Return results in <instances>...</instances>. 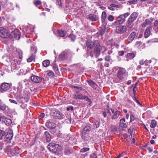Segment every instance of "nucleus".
Listing matches in <instances>:
<instances>
[{
  "mask_svg": "<svg viewBox=\"0 0 158 158\" xmlns=\"http://www.w3.org/2000/svg\"><path fill=\"white\" fill-rule=\"evenodd\" d=\"M48 147L49 150L51 152L56 154H59L61 153L62 147L60 145L54 143H50L48 145Z\"/></svg>",
  "mask_w": 158,
  "mask_h": 158,
  "instance_id": "f257e3e1",
  "label": "nucleus"
},
{
  "mask_svg": "<svg viewBox=\"0 0 158 158\" xmlns=\"http://www.w3.org/2000/svg\"><path fill=\"white\" fill-rule=\"evenodd\" d=\"M138 16V13L136 12L132 13L127 21L126 25L128 28L131 29L134 25L133 22L136 20Z\"/></svg>",
  "mask_w": 158,
  "mask_h": 158,
  "instance_id": "f03ea898",
  "label": "nucleus"
},
{
  "mask_svg": "<svg viewBox=\"0 0 158 158\" xmlns=\"http://www.w3.org/2000/svg\"><path fill=\"white\" fill-rule=\"evenodd\" d=\"M51 115L54 119H62L65 118V116L63 114L55 108H53L51 110Z\"/></svg>",
  "mask_w": 158,
  "mask_h": 158,
  "instance_id": "7ed1b4c3",
  "label": "nucleus"
},
{
  "mask_svg": "<svg viewBox=\"0 0 158 158\" xmlns=\"http://www.w3.org/2000/svg\"><path fill=\"white\" fill-rule=\"evenodd\" d=\"M91 130V127L89 126H86L84 128L81 135L83 140L88 141L90 139L89 133Z\"/></svg>",
  "mask_w": 158,
  "mask_h": 158,
  "instance_id": "20e7f679",
  "label": "nucleus"
},
{
  "mask_svg": "<svg viewBox=\"0 0 158 158\" xmlns=\"http://www.w3.org/2000/svg\"><path fill=\"white\" fill-rule=\"evenodd\" d=\"M11 30L6 29L2 27H0V36L4 38H7L10 35Z\"/></svg>",
  "mask_w": 158,
  "mask_h": 158,
  "instance_id": "39448f33",
  "label": "nucleus"
},
{
  "mask_svg": "<svg viewBox=\"0 0 158 158\" xmlns=\"http://www.w3.org/2000/svg\"><path fill=\"white\" fill-rule=\"evenodd\" d=\"M94 53L96 56L98 57L100 54L102 48L100 45L98 40H95L93 43Z\"/></svg>",
  "mask_w": 158,
  "mask_h": 158,
  "instance_id": "423d86ee",
  "label": "nucleus"
},
{
  "mask_svg": "<svg viewBox=\"0 0 158 158\" xmlns=\"http://www.w3.org/2000/svg\"><path fill=\"white\" fill-rule=\"evenodd\" d=\"M72 56L73 53L70 50H65L60 55L59 58L61 60H63L67 58H71Z\"/></svg>",
  "mask_w": 158,
  "mask_h": 158,
  "instance_id": "0eeeda50",
  "label": "nucleus"
},
{
  "mask_svg": "<svg viewBox=\"0 0 158 158\" xmlns=\"http://www.w3.org/2000/svg\"><path fill=\"white\" fill-rule=\"evenodd\" d=\"M128 75V73L126 70H118L117 73V77L120 80L126 77Z\"/></svg>",
  "mask_w": 158,
  "mask_h": 158,
  "instance_id": "6e6552de",
  "label": "nucleus"
},
{
  "mask_svg": "<svg viewBox=\"0 0 158 158\" xmlns=\"http://www.w3.org/2000/svg\"><path fill=\"white\" fill-rule=\"evenodd\" d=\"M127 26L125 25H119L116 27L115 31L116 33L122 34L126 32L127 30Z\"/></svg>",
  "mask_w": 158,
  "mask_h": 158,
  "instance_id": "1a4fd4ad",
  "label": "nucleus"
},
{
  "mask_svg": "<svg viewBox=\"0 0 158 158\" xmlns=\"http://www.w3.org/2000/svg\"><path fill=\"white\" fill-rule=\"evenodd\" d=\"M10 35L12 37L15 38L16 40H19L20 37L21 33L18 30H11Z\"/></svg>",
  "mask_w": 158,
  "mask_h": 158,
  "instance_id": "9d476101",
  "label": "nucleus"
},
{
  "mask_svg": "<svg viewBox=\"0 0 158 158\" xmlns=\"http://www.w3.org/2000/svg\"><path fill=\"white\" fill-rule=\"evenodd\" d=\"M73 97L75 99L84 100L85 98H87L86 96L83 95L79 91H76L74 94Z\"/></svg>",
  "mask_w": 158,
  "mask_h": 158,
  "instance_id": "9b49d317",
  "label": "nucleus"
},
{
  "mask_svg": "<svg viewBox=\"0 0 158 158\" xmlns=\"http://www.w3.org/2000/svg\"><path fill=\"white\" fill-rule=\"evenodd\" d=\"M125 21L124 18H123L122 15H119L116 19V21L114 22V25H117L121 24Z\"/></svg>",
  "mask_w": 158,
  "mask_h": 158,
  "instance_id": "f8f14e48",
  "label": "nucleus"
},
{
  "mask_svg": "<svg viewBox=\"0 0 158 158\" xmlns=\"http://www.w3.org/2000/svg\"><path fill=\"white\" fill-rule=\"evenodd\" d=\"M6 139L9 140H11L13 136V132L12 130L8 128L6 130Z\"/></svg>",
  "mask_w": 158,
  "mask_h": 158,
  "instance_id": "ddd939ff",
  "label": "nucleus"
},
{
  "mask_svg": "<svg viewBox=\"0 0 158 158\" xmlns=\"http://www.w3.org/2000/svg\"><path fill=\"white\" fill-rule=\"evenodd\" d=\"M87 19L90 21L95 22L98 20L99 19L98 16L94 14H90L88 15Z\"/></svg>",
  "mask_w": 158,
  "mask_h": 158,
  "instance_id": "4468645a",
  "label": "nucleus"
},
{
  "mask_svg": "<svg viewBox=\"0 0 158 158\" xmlns=\"http://www.w3.org/2000/svg\"><path fill=\"white\" fill-rule=\"evenodd\" d=\"M46 126L49 128L53 129L56 127V125L55 123L52 122L51 120H49L47 121L46 123Z\"/></svg>",
  "mask_w": 158,
  "mask_h": 158,
  "instance_id": "2eb2a0df",
  "label": "nucleus"
},
{
  "mask_svg": "<svg viewBox=\"0 0 158 158\" xmlns=\"http://www.w3.org/2000/svg\"><path fill=\"white\" fill-rule=\"evenodd\" d=\"M31 79L35 83L41 82L42 81V79L41 77L35 75L32 76L31 77Z\"/></svg>",
  "mask_w": 158,
  "mask_h": 158,
  "instance_id": "dca6fc26",
  "label": "nucleus"
},
{
  "mask_svg": "<svg viewBox=\"0 0 158 158\" xmlns=\"http://www.w3.org/2000/svg\"><path fill=\"white\" fill-rule=\"evenodd\" d=\"M10 87V85L8 83H2L1 86V88L2 90L4 91H7Z\"/></svg>",
  "mask_w": 158,
  "mask_h": 158,
  "instance_id": "f3484780",
  "label": "nucleus"
},
{
  "mask_svg": "<svg viewBox=\"0 0 158 158\" xmlns=\"http://www.w3.org/2000/svg\"><path fill=\"white\" fill-rule=\"evenodd\" d=\"M152 21L153 19L152 18L146 19L142 24V26L143 27H145L147 25L150 24Z\"/></svg>",
  "mask_w": 158,
  "mask_h": 158,
  "instance_id": "a211bd4d",
  "label": "nucleus"
},
{
  "mask_svg": "<svg viewBox=\"0 0 158 158\" xmlns=\"http://www.w3.org/2000/svg\"><path fill=\"white\" fill-rule=\"evenodd\" d=\"M151 62L152 60H144L143 59H142L139 61V64L141 65H144L145 66H147Z\"/></svg>",
  "mask_w": 158,
  "mask_h": 158,
  "instance_id": "6ab92c4d",
  "label": "nucleus"
},
{
  "mask_svg": "<svg viewBox=\"0 0 158 158\" xmlns=\"http://www.w3.org/2000/svg\"><path fill=\"white\" fill-rule=\"evenodd\" d=\"M136 33L135 32H132L129 36L127 40L129 42L131 43L134 40Z\"/></svg>",
  "mask_w": 158,
  "mask_h": 158,
  "instance_id": "aec40b11",
  "label": "nucleus"
},
{
  "mask_svg": "<svg viewBox=\"0 0 158 158\" xmlns=\"http://www.w3.org/2000/svg\"><path fill=\"white\" fill-rule=\"evenodd\" d=\"M2 121L6 125H9L12 123V121L11 119L7 118L5 117H2Z\"/></svg>",
  "mask_w": 158,
  "mask_h": 158,
  "instance_id": "412c9836",
  "label": "nucleus"
},
{
  "mask_svg": "<svg viewBox=\"0 0 158 158\" xmlns=\"http://www.w3.org/2000/svg\"><path fill=\"white\" fill-rule=\"evenodd\" d=\"M86 44L87 48L90 49H91L93 48L94 46L93 43L92 41L90 40H88L86 42Z\"/></svg>",
  "mask_w": 158,
  "mask_h": 158,
  "instance_id": "4be33fe9",
  "label": "nucleus"
},
{
  "mask_svg": "<svg viewBox=\"0 0 158 158\" xmlns=\"http://www.w3.org/2000/svg\"><path fill=\"white\" fill-rule=\"evenodd\" d=\"M135 56V54L133 53H127L125 55L126 57L127 58L126 60L127 61H128L129 60L133 58Z\"/></svg>",
  "mask_w": 158,
  "mask_h": 158,
  "instance_id": "5701e85b",
  "label": "nucleus"
},
{
  "mask_svg": "<svg viewBox=\"0 0 158 158\" xmlns=\"http://www.w3.org/2000/svg\"><path fill=\"white\" fill-rule=\"evenodd\" d=\"M44 135L46 139L48 142H49L51 140V135L49 132L46 131L44 132Z\"/></svg>",
  "mask_w": 158,
  "mask_h": 158,
  "instance_id": "b1692460",
  "label": "nucleus"
},
{
  "mask_svg": "<svg viewBox=\"0 0 158 158\" xmlns=\"http://www.w3.org/2000/svg\"><path fill=\"white\" fill-rule=\"evenodd\" d=\"M13 95L15 96H17L19 95L20 94L21 90L19 87H17V91H16L15 89H14L13 90Z\"/></svg>",
  "mask_w": 158,
  "mask_h": 158,
  "instance_id": "393cba45",
  "label": "nucleus"
},
{
  "mask_svg": "<svg viewBox=\"0 0 158 158\" xmlns=\"http://www.w3.org/2000/svg\"><path fill=\"white\" fill-rule=\"evenodd\" d=\"M120 113L119 111L116 110L115 111L112 115L111 119H115L118 118L119 115Z\"/></svg>",
  "mask_w": 158,
  "mask_h": 158,
  "instance_id": "a878e982",
  "label": "nucleus"
},
{
  "mask_svg": "<svg viewBox=\"0 0 158 158\" xmlns=\"http://www.w3.org/2000/svg\"><path fill=\"white\" fill-rule=\"evenodd\" d=\"M150 28L147 27L144 33V36L145 38H147L150 35Z\"/></svg>",
  "mask_w": 158,
  "mask_h": 158,
  "instance_id": "bb28decb",
  "label": "nucleus"
},
{
  "mask_svg": "<svg viewBox=\"0 0 158 158\" xmlns=\"http://www.w3.org/2000/svg\"><path fill=\"white\" fill-rule=\"evenodd\" d=\"M107 15L105 11H103L102 13L101 17V20L102 23H104L105 19L106 18Z\"/></svg>",
  "mask_w": 158,
  "mask_h": 158,
  "instance_id": "cd10ccee",
  "label": "nucleus"
},
{
  "mask_svg": "<svg viewBox=\"0 0 158 158\" xmlns=\"http://www.w3.org/2000/svg\"><path fill=\"white\" fill-rule=\"evenodd\" d=\"M87 82L89 84L92 88H94L95 87L96 85L92 80H89L87 81Z\"/></svg>",
  "mask_w": 158,
  "mask_h": 158,
  "instance_id": "c85d7f7f",
  "label": "nucleus"
},
{
  "mask_svg": "<svg viewBox=\"0 0 158 158\" xmlns=\"http://www.w3.org/2000/svg\"><path fill=\"white\" fill-rule=\"evenodd\" d=\"M72 150L69 148H65L64 150V154L65 155H69L72 153Z\"/></svg>",
  "mask_w": 158,
  "mask_h": 158,
  "instance_id": "c756f323",
  "label": "nucleus"
},
{
  "mask_svg": "<svg viewBox=\"0 0 158 158\" xmlns=\"http://www.w3.org/2000/svg\"><path fill=\"white\" fill-rule=\"evenodd\" d=\"M31 54L32 53L35 55V54L36 52L37 48L35 46H31Z\"/></svg>",
  "mask_w": 158,
  "mask_h": 158,
  "instance_id": "7c9ffc66",
  "label": "nucleus"
},
{
  "mask_svg": "<svg viewBox=\"0 0 158 158\" xmlns=\"http://www.w3.org/2000/svg\"><path fill=\"white\" fill-rule=\"evenodd\" d=\"M43 64L44 67H47L50 64V61L48 60H45L43 61Z\"/></svg>",
  "mask_w": 158,
  "mask_h": 158,
  "instance_id": "2f4dec72",
  "label": "nucleus"
},
{
  "mask_svg": "<svg viewBox=\"0 0 158 158\" xmlns=\"http://www.w3.org/2000/svg\"><path fill=\"white\" fill-rule=\"evenodd\" d=\"M58 33L60 36L62 37H64L65 35V33L63 30H58Z\"/></svg>",
  "mask_w": 158,
  "mask_h": 158,
  "instance_id": "473e14b6",
  "label": "nucleus"
},
{
  "mask_svg": "<svg viewBox=\"0 0 158 158\" xmlns=\"http://www.w3.org/2000/svg\"><path fill=\"white\" fill-rule=\"evenodd\" d=\"M35 55L33 53L31 54V56L27 59L28 62H31L35 60Z\"/></svg>",
  "mask_w": 158,
  "mask_h": 158,
  "instance_id": "72a5a7b5",
  "label": "nucleus"
},
{
  "mask_svg": "<svg viewBox=\"0 0 158 158\" xmlns=\"http://www.w3.org/2000/svg\"><path fill=\"white\" fill-rule=\"evenodd\" d=\"M100 125V123L99 121L97 120H95L93 123V126L94 127L98 128Z\"/></svg>",
  "mask_w": 158,
  "mask_h": 158,
  "instance_id": "f704fd0d",
  "label": "nucleus"
},
{
  "mask_svg": "<svg viewBox=\"0 0 158 158\" xmlns=\"http://www.w3.org/2000/svg\"><path fill=\"white\" fill-rule=\"evenodd\" d=\"M156 122L155 120H152L151 121V124L150 125V127L152 128H154L156 127Z\"/></svg>",
  "mask_w": 158,
  "mask_h": 158,
  "instance_id": "c9c22d12",
  "label": "nucleus"
},
{
  "mask_svg": "<svg viewBox=\"0 0 158 158\" xmlns=\"http://www.w3.org/2000/svg\"><path fill=\"white\" fill-rule=\"evenodd\" d=\"M21 149L16 147L15 148L13 151V152L14 153L18 154L20 152Z\"/></svg>",
  "mask_w": 158,
  "mask_h": 158,
  "instance_id": "e433bc0d",
  "label": "nucleus"
},
{
  "mask_svg": "<svg viewBox=\"0 0 158 158\" xmlns=\"http://www.w3.org/2000/svg\"><path fill=\"white\" fill-rule=\"evenodd\" d=\"M89 150V148L84 147L81 150L80 152H85Z\"/></svg>",
  "mask_w": 158,
  "mask_h": 158,
  "instance_id": "4c0bfd02",
  "label": "nucleus"
},
{
  "mask_svg": "<svg viewBox=\"0 0 158 158\" xmlns=\"http://www.w3.org/2000/svg\"><path fill=\"white\" fill-rule=\"evenodd\" d=\"M5 132L4 131L0 130V139H3V137L5 135Z\"/></svg>",
  "mask_w": 158,
  "mask_h": 158,
  "instance_id": "58836bf2",
  "label": "nucleus"
},
{
  "mask_svg": "<svg viewBox=\"0 0 158 158\" xmlns=\"http://www.w3.org/2000/svg\"><path fill=\"white\" fill-rule=\"evenodd\" d=\"M47 74L48 76L52 77L54 76V74L53 72L52 71H47Z\"/></svg>",
  "mask_w": 158,
  "mask_h": 158,
  "instance_id": "ea45409f",
  "label": "nucleus"
},
{
  "mask_svg": "<svg viewBox=\"0 0 158 158\" xmlns=\"http://www.w3.org/2000/svg\"><path fill=\"white\" fill-rule=\"evenodd\" d=\"M108 19L109 21L112 22L114 20V17L112 15H110L108 17Z\"/></svg>",
  "mask_w": 158,
  "mask_h": 158,
  "instance_id": "a19ab883",
  "label": "nucleus"
},
{
  "mask_svg": "<svg viewBox=\"0 0 158 158\" xmlns=\"http://www.w3.org/2000/svg\"><path fill=\"white\" fill-rule=\"evenodd\" d=\"M33 3L36 6L40 5L41 4V2L40 1L38 0H34L33 1Z\"/></svg>",
  "mask_w": 158,
  "mask_h": 158,
  "instance_id": "79ce46f5",
  "label": "nucleus"
},
{
  "mask_svg": "<svg viewBox=\"0 0 158 158\" xmlns=\"http://www.w3.org/2000/svg\"><path fill=\"white\" fill-rule=\"evenodd\" d=\"M56 2V4L60 7H61V3L60 0H52Z\"/></svg>",
  "mask_w": 158,
  "mask_h": 158,
  "instance_id": "37998d69",
  "label": "nucleus"
},
{
  "mask_svg": "<svg viewBox=\"0 0 158 158\" xmlns=\"http://www.w3.org/2000/svg\"><path fill=\"white\" fill-rule=\"evenodd\" d=\"M130 14L129 13L127 12L121 15H122L123 18H124L125 20L126 18Z\"/></svg>",
  "mask_w": 158,
  "mask_h": 158,
  "instance_id": "c03bdc74",
  "label": "nucleus"
},
{
  "mask_svg": "<svg viewBox=\"0 0 158 158\" xmlns=\"http://www.w3.org/2000/svg\"><path fill=\"white\" fill-rule=\"evenodd\" d=\"M112 131L115 133L116 132H117V127L115 126H113L112 127Z\"/></svg>",
  "mask_w": 158,
  "mask_h": 158,
  "instance_id": "a18cd8bd",
  "label": "nucleus"
},
{
  "mask_svg": "<svg viewBox=\"0 0 158 158\" xmlns=\"http://www.w3.org/2000/svg\"><path fill=\"white\" fill-rule=\"evenodd\" d=\"M53 64H52L53 68L54 69H58V66L55 63V62H53Z\"/></svg>",
  "mask_w": 158,
  "mask_h": 158,
  "instance_id": "49530a36",
  "label": "nucleus"
},
{
  "mask_svg": "<svg viewBox=\"0 0 158 158\" xmlns=\"http://www.w3.org/2000/svg\"><path fill=\"white\" fill-rule=\"evenodd\" d=\"M69 36L72 41H74L76 39V37L73 34H70Z\"/></svg>",
  "mask_w": 158,
  "mask_h": 158,
  "instance_id": "de8ad7c7",
  "label": "nucleus"
},
{
  "mask_svg": "<svg viewBox=\"0 0 158 158\" xmlns=\"http://www.w3.org/2000/svg\"><path fill=\"white\" fill-rule=\"evenodd\" d=\"M135 120V117L134 115L132 114L130 115V122H131Z\"/></svg>",
  "mask_w": 158,
  "mask_h": 158,
  "instance_id": "09e8293b",
  "label": "nucleus"
},
{
  "mask_svg": "<svg viewBox=\"0 0 158 158\" xmlns=\"http://www.w3.org/2000/svg\"><path fill=\"white\" fill-rule=\"evenodd\" d=\"M137 0H131L128 1V2L130 4H135L137 1Z\"/></svg>",
  "mask_w": 158,
  "mask_h": 158,
  "instance_id": "8fccbe9b",
  "label": "nucleus"
},
{
  "mask_svg": "<svg viewBox=\"0 0 158 158\" xmlns=\"http://www.w3.org/2000/svg\"><path fill=\"white\" fill-rule=\"evenodd\" d=\"M124 52L123 51H119L118 52V55L119 56H122L124 55Z\"/></svg>",
  "mask_w": 158,
  "mask_h": 158,
  "instance_id": "3c124183",
  "label": "nucleus"
},
{
  "mask_svg": "<svg viewBox=\"0 0 158 158\" xmlns=\"http://www.w3.org/2000/svg\"><path fill=\"white\" fill-rule=\"evenodd\" d=\"M125 120L124 118H123L120 119V125L124 123Z\"/></svg>",
  "mask_w": 158,
  "mask_h": 158,
  "instance_id": "603ef678",
  "label": "nucleus"
},
{
  "mask_svg": "<svg viewBox=\"0 0 158 158\" xmlns=\"http://www.w3.org/2000/svg\"><path fill=\"white\" fill-rule=\"evenodd\" d=\"M90 157L93 158H97V156L95 153H93L91 154Z\"/></svg>",
  "mask_w": 158,
  "mask_h": 158,
  "instance_id": "864d4df0",
  "label": "nucleus"
},
{
  "mask_svg": "<svg viewBox=\"0 0 158 158\" xmlns=\"http://www.w3.org/2000/svg\"><path fill=\"white\" fill-rule=\"evenodd\" d=\"M76 67L75 68L77 69H82L83 68V67L80 64H78L76 65Z\"/></svg>",
  "mask_w": 158,
  "mask_h": 158,
  "instance_id": "5fc2aeb1",
  "label": "nucleus"
},
{
  "mask_svg": "<svg viewBox=\"0 0 158 158\" xmlns=\"http://www.w3.org/2000/svg\"><path fill=\"white\" fill-rule=\"evenodd\" d=\"M86 97L87 98H85L84 100H85L87 102L89 103V104H90L91 102V99L87 96H86Z\"/></svg>",
  "mask_w": 158,
  "mask_h": 158,
  "instance_id": "6e6d98bb",
  "label": "nucleus"
},
{
  "mask_svg": "<svg viewBox=\"0 0 158 158\" xmlns=\"http://www.w3.org/2000/svg\"><path fill=\"white\" fill-rule=\"evenodd\" d=\"M120 126L122 128H126L127 127V125L126 123H124L123 124H121V125H120Z\"/></svg>",
  "mask_w": 158,
  "mask_h": 158,
  "instance_id": "4d7b16f0",
  "label": "nucleus"
},
{
  "mask_svg": "<svg viewBox=\"0 0 158 158\" xmlns=\"http://www.w3.org/2000/svg\"><path fill=\"white\" fill-rule=\"evenodd\" d=\"M9 100L11 103H13L16 104H18L17 102L14 100L10 99Z\"/></svg>",
  "mask_w": 158,
  "mask_h": 158,
  "instance_id": "13d9d810",
  "label": "nucleus"
},
{
  "mask_svg": "<svg viewBox=\"0 0 158 158\" xmlns=\"http://www.w3.org/2000/svg\"><path fill=\"white\" fill-rule=\"evenodd\" d=\"M1 103L0 104V109L2 110H4L6 109V106H1Z\"/></svg>",
  "mask_w": 158,
  "mask_h": 158,
  "instance_id": "bf43d9fd",
  "label": "nucleus"
},
{
  "mask_svg": "<svg viewBox=\"0 0 158 158\" xmlns=\"http://www.w3.org/2000/svg\"><path fill=\"white\" fill-rule=\"evenodd\" d=\"M110 56H107L105 58V60L106 61H110Z\"/></svg>",
  "mask_w": 158,
  "mask_h": 158,
  "instance_id": "052dcab7",
  "label": "nucleus"
},
{
  "mask_svg": "<svg viewBox=\"0 0 158 158\" xmlns=\"http://www.w3.org/2000/svg\"><path fill=\"white\" fill-rule=\"evenodd\" d=\"M45 116L44 114V113H41L39 116V118L40 119L41 118H44Z\"/></svg>",
  "mask_w": 158,
  "mask_h": 158,
  "instance_id": "680f3d73",
  "label": "nucleus"
},
{
  "mask_svg": "<svg viewBox=\"0 0 158 158\" xmlns=\"http://www.w3.org/2000/svg\"><path fill=\"white\" fill-rule=\"evenodd\" d=\"M67 110L68 111H69L70 110H73V107L72 106H70L69 107H67Z\"/></svg>",
  "mask_w": 158,
  "mask_h": 158,
  "instance_id": "e2e57ef3",
  "label": "nucleus"
},
{
  "mask_svg": "<svg viewBox=\"0 0 158 158\" xmlns=\"http://www.w3.org/2000/svg\"><path fill=\"white\" fill-rule=\"evenodd\" d=\"M142 44L141 41H137L136 44V45L137 46H139Z\"/></svg>",
  "mask_w": 158,
  "mask_h": 158,
  "instance_id": "0e129e2a",
  "label": "nucleus"
},
{
  "mask_svg": "<svg viewBox=\"0 0 158 158\" xmlns=\"http://www.w3.org/2000/svg\"><path fill=\"white\" fill-rule=\"evenodd\" d=\"M143 31H140V35L138 37V38H141V37H142V36L143 35Z\"/></svg>",
  "mask_w": 158,
  "mask_h": 158,
  "instance_id": "69168bd1",
  "label": "nucleus"
},
{
  "mask_svg": "<svg viewBox=\"0 0 158 158\" xmlns=\"http://www.w3.org/2000/svg\"><path fill=\"white\" fill-rule=\"evenodd\" d=\"M154 25L155 26H157L158 25V19L155 21Z\"/></svg>",
  "mask_w": 158,
  "mask_h": 158,
  "instance_id": "338daca9",
  "label": "nucleus"
},
{
  "mask_svg": "<svg viewBox=\"0 0 158 158\" xmlns=\"http://www.w3.org/2000/svg\"><path fill=\"white\" fill-rule=\"evenodd\" d=\"M102 114L103 115V117L104 118H106L107 116V114H106V113L105 111H103L102 113Z\"/></svg>",
  "mask_w": 158,
  "mask_h": 158,
  "instance_id": "774afa93",
  "label": "nucleus"
}]
</instances>
